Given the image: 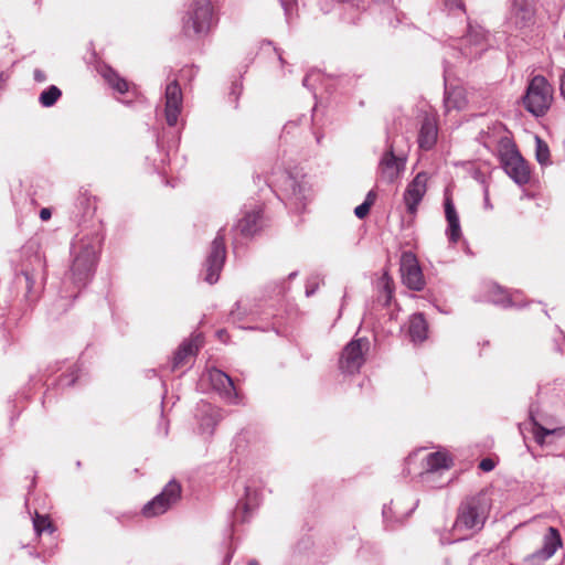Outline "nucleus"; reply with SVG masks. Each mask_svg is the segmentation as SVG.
Masks as SVG:
<instances>
[{
    "label": "nucleus",
    "mask_w": 565,
    "mask_h": 565,
    "mask_svg": "<svg viewBox=\"0 0 565 565\" xmlns=\"http://www.w3.org/2000/svg\"><path fill=\"white\" fill-rule=\"evenodd\" d=\"M100 246L102 239L96 233L74 239L71 247L72 264L63 281L65 286L70 282L73 290L63 291V298L75 299L79 290L89 282L96 268Z\"/></svg>",
    "instance_id": "nucleus-1"
},
{
    "label": "nucleus",
    "mask_w": 565,
    "mask_h": 565,
    "mask_svg": "<svg viewBox=\"0 0 565 565\" xmlns=\"http://www.w3.org/2000/svg\"><path fill=\"white\" fill-rule=\"evenodd\" d=\"M216 23L212 0H193L182 18V32L188 38H201Z\"/></svg>",
    "instance_id": "nucleus-2"
},
{
    "label": "nucleus",
    "mask_w": 565,
    "mask_h": 565,
    "mask_svg": "<svg viewBox=\"0 0 565 565\" xmlns=\"http://www.w3.org/2000/svg\"><path fill=\"white\" fill-rule=\"evenodd\" d=\"M553 103V87L542 75H535L522 97L524 108L535 117L544 116Z\"/></svg>",
    "instance_id": "nucleus-3"
},
{
    "label": "nucleus",
    "mask_w": 565,
    "mask_h": 565,
    "mask_svg": "<svg viewBox=\"0 0 565 565\" xmlns=\"http://www.w3.org/2000/svg\"><path fill=\"white\" fill-rule=\"evenodd\" d=\"M488 503L482 494L467 498L458 509V515L454 524L455 532L479 531L487 519Z\"/></svg>",
    "instance_id": "nucleus-4"
},
{
    "label": "nucleus",
    "mask_w": 565,
    "mask_h": 565,
    "mask_svg": "<svg viewBox=\"0 0 565 565\" xmlns=\"http://www.w3.org/2000/svg\"><path fill=\"white\" fill-rule=\"evenodd\" d=\"M497 151L505 173L516 184H526L530 181V169L516 150L515 145L508 137H502L498 142Z\"/></svg>",
    "instance_id": "nucleus-5"
},
{
    "label": "nucleus",
    "mask_w": 565,
    "mask_h": 565,
    "mask_svg": "<svg viewBox=\"0 0 565 565\" xmlns=\"http://www.w3.org/2000/svg\"><path fill=\"white\" fill-rule=\"evenodd\" d=\"M489 44L484 30L479 25L468 24L465 36L451 40L449 44L450 55L456 58L471 61L487 51Z\"/></svg>",
    "instance_id": "nucleus-6"
},
{
    "label": "nucleus",
    "mask_w": 565,
    "mask_h": 565,
    "mask_svg": "<svg viewBox=\"0 0 565 565\" xmlns=\"http://www.w3.org/2000/svg\"><path fill=\"white\" fill-rule=\"evenodd\" d=\"M407 157L404 152L396 151L395 140L390 136L386 138V149L379 163L381 180L393 183L405 170Z\"/></svg>",
    "instance_id": "nucleus-7"
},
{
    "label": "nucleus",
    "mask_w": 565,
    "mask_h": 565,
    "mask_svg": "<svg viewBox=\"0 0 565 565\" xmlns=\"http://www.w3.org/2000/svg\"><path fill=\"white\" fill-rule=\"evenodd\" d=\"M226 258L225 234L224 228H220L216 237L211 244L210 252L205 260L204 280L209 284H215L220 278V273L224 266Z\"/></svg>",
    "instance_id": "nucleus-8"
},
{
    "label": "nucleus",
    "mask_w": 565,
    "mask_h": 565,
    "mask_svg": "<svg viewBox=\"0 0 565 565\" xmlns=\"http://www.w3.org/2000/svg\"><path fill=\"white\" fill-rule=\"evenodd\" d=\"M369 349L370 341L366 338L353 339L342 351L339 362L340 370L348 374L359 372L365 361V353Z\"/></svg>",
    "instance_id": "nucleus-9"
},
{
    "label": "nucleus",
    "mask_w": 565,
    "mask_h": 565,
    "mask_svg": "<svg viewBox=\"0 0 565 565\" xmlns=\"http://www.w3.org/2000/svg\"><path fill=\"white\" fill-rule=\"evenodd\" d=\"M180 497L181 486L175 480H171L159 494L143 507L142 514L147 518L160 515L175 504Z\"/></svg>",
    "instance_id": "nucleus-10"
},
{
    "label": "nucleus",
    "mask_w": 565,
    "mask_h": 565,
    "mask_svg": "<svg viewBox=\"0 0 565 565\" xmlns=\"http://www.w3.org/2000/svg\"><path fill=\"white\" fill-rule=\"evenodd\" d=\"M183 95L177 79L167 84L164 89V117L170 127L177 125L182 111Z\"/></svg>",
    "instance_id": "nucleus-11"
},
{
    "label": "nucleus",
    "mask_w": 565,
    "mask_h": 565,
    "mask_svg": "<svg viewBox=\"0 0 565 565\" xmlns=\"http://www.w3.org/2000/svg\"><path fill=\"white\" fill-rule=\"evenodd\" d=\"M401 273L403 282L412 290L419 291L425 286L424 276L416 256L412 252H404L401 257Z\"/></svg>",
    "instance_id": "nucleus-12"
},
{
    "label": "nucleus",
    "mask_w": 565,
    "mask_h": 565,
    "mask_svg": "<svg viewBox=\"0 0 565 565\" xmlns=\"http://www.w3.org/2000/svg\"><path fill=\"white\" fill-rule=\"evenodd\" d=\"M284 192L296 211L305 209L309 199L310 189L303 179L298 180L296 177L287 174L284 181Z\"/></svg>",
    "instance_id": "nucleus-13"
},
{
    "label": "nucleus",
    "mask_w": 565,
    "mask_h": 565,
    "mask_svg": "<svg viewBox=\"0 0 565 565\" xmlns=\"http://www.w3.org/2000/svg\"><path fill=\"white\" fill-rule=\"evenodd\" d=\"M207 377L213 390L216 391L226 403H239V396L231 376L218 369H211L207 371Z\"/></svg>",
    "instance_id": "nucleus-14"
},
{
    "label": "nucleus",
    "mask_w": 565,
    "mask_h": 565,
    "mask_svg": "<svg viewBox=\"0 0 565 565\" xmlns=\"http://www.w3.org/2000/svg\"><path fill=\"white\" fill-rule=\"evenodd\" d=\"M428 177L425 172H419L407 184L403 200L409 214L415 215L417 207L427 191Z\"/></svg>",
    "instance_id": "nucleus-15"
},
{
    "label": "nucleus",
    "mask_w": 565,
    "mask_h": 565,
    "mask_svg": "<svg viewBox=\"0 0 565 565\" xmlns=\"http://www.w3.org/2000/svg\"><path fill=\"white\" fill-rule=\"evenodd\" d=\"M536 0H513L511 23L519 30L529 29L535 23Z\"/></svg>",
    "instance_id": "nucleus-16"
},
{
    "label": "nucleus",
    "mask_w": 565,
    "mask_h": 565,
    "mask_svg": "<svg viewBox=\"0 0 565 565\" xmlns=\"http://www.w3.org/2000/svg\"><path fill=\"white\" fill-rule=\"evenodd\" d=\"M199 428L202 434L212 435L216 425L223 418L221 408L211 405L210 403H202L198 407Z\"/></svg>",
    "instance_id": "nucleus-17"
},
{
    "label": "nucleus",
    "mask_w": 565,
    "mask_h": 565,
    "mask_svg": "<svg viewBox=\"0 0 565 565\" xmlns=\"http://www.w3.org/2000/svg\"><path fill=\"white\" fill-rule=\"evenodd\" d=\"M202 344L203 337L201 334H193L189 340H184L173 355L171 371L184 366L188 359L195 355Z\"/></svg>",
    "instance_id": "nucleus-18"
},
{
    "label": "nucleus",
    "mask_w": 565,
    "mask_h": 565,
    "mask_svg": "<svg viewBox=\"0 0 565 565\" xmlns=\"http://www.w3.org/2000/svg\"><path fill=\"white\" fill-rule=\"evenodd\" d=\"M562 545L563 541L559 531L556 527L550 526L543 535L542 547L534 552L531 557L533 559L547 561Z\"/></svg>",
    "instance_id": "nucleus-19"
},
{
    "label": "nucleus",
    "mask_w": 565,
    "mask_h": 565,
    "mask_svg": "<svg viewBox=\"0 0 565 565\" xmlns=\"http://www.w3.org/2000/svg\"><path fill=\"white\" fill-rule=\"evenodd\" d=\"M259 504V492L257 489L252 488L249 486L245 487V498L239 500L237 503V508L234 512L235 522H245L249 514L258 507Z\"/></svg>",
    "instance_id": "nucleus-20"
},
{
    "label": "nucleus",
    "mask_w": 565,
    "mask_h": 565,
    "mask_svg": "<svg viewBox=\"0 0 565 565\" xmlns=\"http://www.w3.org/2000/svg\"><path fill=\"white\" fill-rule=\"evenodd\" d=\"M438 128L434 118L426 116L420 125L418 132V147L422 150L428 151L434 148L437 142Z\"/></svg>",
    "instance_id": "nucleus-21"
},
{
    "label": "nucleus",
    "mask_w": 565,
    "mask_h": 565,
    "mask_svg": "<svg viewBox=\"0 0 565 565\" xmlns=\"http://www.w3.org/2000/svg\"><path fill=\"white\" fill-rule=\"evenodd\" d=\"M445 216L448 223L446 235L451 244H456L461 237L459 216L449 195L445 196Z\"/></svg>",
    "instance_id": "nucleus-22"
},
{
    "label": "nucleus",
    "mask_w": 565,
    "mask_h": 565,
    "mask_svg": "<svg viewBox=\"0 0 565 565\" xmlns=\"http://www.w3.org/2000/svg\"><path fill=\"white\" fill-rule=\"evenodd\" d=\"M262 227V209L255 207L250 212H245L244 216L238 221L236 231L244 237L255 235Z\"/></svg>",
    "instance_id": "nucleus-23"
},
{
    "label": "nucleus",
    "mask_w": 565,
    "mask_h": 565,
    "mask_svg": "<svg viewBox=\"0 0 565 565\" xmlns=\"http://www.w3.org/2000/svg\"><path fill=\"white\" fill-rule=\"evenodd\" d=\"M450 468V459L445 452H431L426 457V469L422 472V478L428 481L436 472L448 470Z\"/></svg>",
    "instance_id": "nucleus-24"
},
{
    "label": "nucleus",
    "mask_w": 565,
    "mask_h": 565,
    "mask_svg": "<svg viewBox=\"0 0 565 565\" xmlns=\"http://www.w3.org/2000/svg\"><path fill=\"white\" fill-rule=\"evenodd\" d=\"M428 324L424 315L418 312L411 316L408 321V334L414 343H420L426 340Z\"/></svg>",
    "instance_id": "nucleus-25"
},
{
    "label": "nucleus",
    "mask_w": 565,
    "mask_h": 565,
    "mask_svg": "<svg viewBox=\"0 0 565 565\" xmlns=\"http://www.w3.org/2000/svg\"><path fill=\"white\" fill-rule=\"evenodd\" d=\"M444 103L447 110L463 109L468 103L465 88L460 86L448 87L446 85Z\"/></svg>",
    "instance_id": "nucleus-26"
},
{
    "label": "nucleus",
    "mask_w": 565,
    "mask_h": 565,
    "mask_svg": "<svg viewBox=\"0 0 565 565\" xmlns=\"http://www.w3.org/2000/svg\"><path fill=\"white\" fill-rule=\"evenodd\" d=\"M564 435L565 429L563 427L547 429L541 425H535L534 428V439L540 445L551 444L554 439L562 438Z\"/></svg>",
    "instance_id": "nucleus-27"
},
{
    "label": "nucleus",
    "mask_w": 565,
    "mask_h": 565,
    "mask_svg": "<svg viewBox=\"0 0 565 565\" xmlns=\"http://www.w3.org/2000/svg\"><path fill=\"white\" fill-rule=\"evenodd\" d=\"M516 295H508L504 290H502L499 286L492 285L489 294V301L501 305L503 307H519V302L516 301Z\"/></svg>",
    "instance_id": "nucleus-28"
},
{
    "label": "nucleus",
    "mask_w": 565,
    "mask_h": 565,
    "mask_svg": "<svg viewBox=\"0 0 565 565\" xmlns=\"http://www.w3.org/2000/svg\"><path fill=\"white\" fill-rule=\"evenodd\" d=\"M105 81L118 93L125 94L128 90V83L120 77L113 68L108 67L104 71Z\"/></svg>",
    "instance_id": "nucleus-29"
},
{
    "label": "nucleus",
    "mask_w": 565,
    "mask_h": 565,
    "mask_svg": "<svg viewBox=\"0 0 565 565\" xmlns=\"http://www.w3.org/2000/svg\"><path fill=\"white\" fill-rule=\"evenodd\" d=\"M61 96V89L55 85H51L40 94L39 102L43 107H52Z\"/></svg>",
    "instance_id": "nucleus-30"
},
{
    "label": "nucleus",
    "mask_w": 565,
    "mask_h": 565,
    "mask_svg": "<svg viewBox=\"0 0 565 565\" xmlns=\"http://www.w3.org/2000/svg\"><path fill=\"white\" fill-rule=\"evenodd\" d=\"M33 527L38 536H41L42 533H49L50 535H52L55 531V527L50 521V519L39 513H35V516L33 519Z\"/></svg>",
    "instance_id": "nucleus-31"
},
{
    "label": "nucleus",
    "mask_w": 565,
    "mask_h": 565,
    "mask_svg": "<svg viewBox=\"0 0 565 565\" xmlns=\"http://www.w3.org/2000/svg\"><path fill=\"white\" fill-rule=\"evenodd\" d=\"M26 284V297L29 300H34L38 297L41 285L36 284V279L33 274L29 271L22 273Z\"/></svg>",
    "instance_id": "nucleus-32"
},
{
    "label": "nucleus",
    "mask_w": 565,
    "mask_h": 565,
    "mask_svg": "<svg viewBox=\"0 0 565 565\" xmlns=\"http://www.w3.org/2000/svg\"><path fill=\"white\" fill-rule=\"evenodd\" d=\"M381 288L382 289H381L380 299L383 298V305L387 306L391 302L392 295H393L392 281L388 278L383 277V279L381 281Z\"/></svg>",
    "instance_id": "nucleus-33"
},
{
    "label": "nucleus",
    "mask_w": 565,
    "mask_h": 565,
    "mask_svg": "<svg viewBox=\"0 0 565 565\" xmlns=\"http://www.w3.org/2000/svg\"><path fill=\"white\" fill-rule=\"evenodd\" d=\"M536 159L541 164H546L550 159L548 147L540 138H536Z\"/></svg>",
    "instance_id": "nucleus-34"
},
{
    "label": "nucleus",
    "mask_w": 565,
    "mask_h": 565,
    "mask_svg": "<svg viewBox=\"0 0 565 565\" xmlns=\"http://www.w3.org/2000/svg\"><path fill=\"white\" fill-rule=\"evenodd\" d=\"M321 77H322V75L319 71H310L305 76V78L302 81V85L310 90H315V88H316L315 85L318 81L321 79Z\"/></svg>",
    "instance_id": "nucleus-35"
},
{
    "label": "nucleus",
    "mask_w": 565,
    "mask_h": 565,
    "mask_svg": "<svg viewBox=\"0 0 565 565\" xmlns=\"http://www.w3.org/2000/svg\"><path fill=\"white\" fill-rule=\"evenodd\" d=\"M284 9L286 21L290 23L294 12L297 10V0H280Z\"/></svg>",
    "instance_id": "nucleus-36"
},
{
    "label": "nucleus",
    "mask_w": 565,
    "mask_h": 565,
    "mask_svg": "<svg viewBox=\"0 0 565 565\" xmlns=\"http://www.w3.org/2000/svg\"><path fill=\"white\" fill-rule=\"evenodd\" d=\"M249 313L246 307L243 306L242 301H237L234 308L231 310L230 316L233 321L242 320Z\"/></svg>",
    "instance_id": "nucleus-37"
},
{
    "label": "nucleus",
    "mask_w": 565,
    "mask_h": 565,
    "mask_svg": "<svg viewBox=\"0 0 565 565\" xmlns=\"http://www.w3.org/2000/svg\"><path fill=\"white\" fill-rule=\"evenodd\" d=\"M78 372L79 369L77 366L72 369L68 374H65L61 377L60 384L62 386H72L78 379Z\"/></svg>",
    "instance_id": "nucleus-38"
},
{
    "label": "nucleus",
    "mask_w": 565,
    "mask_h": 565,
    "mask_svg": "<svg viewBox=\"0 0 565 565\" xmlns=\"http://www.w3.org/2000/svg\"><path fill=\"white\" fill-rule=\"evenodd\" d=\"M370 209L367 203H362L354 209V214L358 218L362 220L369 214Z\"/></svg>",
    "instance_id": "nucleus-39"
},
{
    "label": "nucleus",
    "mask_w": 565,
    "mask_h": 565,
    "mask_svg": "<svg viewBox=\"0 0 565 565\" xmlns=\"http://www.w3.org/2000/svg\"><path fill=\"white\" fill-rule=\"evenodd\" d=\"M318 286H319V284L317 281V279H309L306 285V296L307 297L312 296L316 292V290L318 289Z\"/></svg>",
    "instance_id": "nucleus-40"
},
{
    "label": "nucleus",
    "mask_w": 565,
    "mask_h": 565,
    "mask_svg": "<svg viewBox=\"0 0 565 565\" xmlns=\"http://www.w3.org/2000/svg\"><path fill=\"white\" fill-rule=\"evenodd\" d=\"M446 6L450 9H458L465 11V6L462 0H445Z\"/></svg>",
    "instance_id": "nucleus-41"
},
{
    "label": "nucleus",
    "mask_w": 565,
    "mask_h": 565,
    "mask_svg": "<svg viewBox=\"0 0 565 565\" xmlns=\"http://www.w3.org/2000/svg\"><path fill=\"white\" fill-rule=\"evenodd\" d=\"M479 468L486 472L491 471L494 468V462L490 458H484L480 461Z\"/></svg>",
    "instance_id": "nucleus-42"
},
{
    "label": "nucleus",
    "mask_w": 565,
    "mask_h": 565,
    "mask_svg": "<svg viewBox=\"0 0 565 565\" xmlns=\"http://www.w3.org/2000/svg\"><path fill=\"white\" fill-rule=\"evenodd\" d=\"M33 78L38 83H44L46 81V75L42 70L35 68L33 72Z\"/></svg>",
    "instance_id": "nucleus-43"
},
{
    "label": "nucleus",
    "mask_w": 565,
    "mask_h": 565,
    "mask_svg": "<svg viewBox=\"0 0 565 565\" xmlns=\"http://www.w3.org/2000/svg\"><path fill=\"white\" fill-rule=\"evenodd\" d=\"M375 199H376V193H375L373 190H371V191L366 194V198H365V200H364V202H363V203H367V205L371 207V206L374 204Z\"/></svg>",
    "instance_id": "nucleus-44"
},
{
    "label": "nucleus",
    "mask_w": 565,
    "mask_h": 565,
    "mask_svg": "<svg viewBox=\"0 0 565 565\" xmlns=\"http://www.w3.org/2000/svg\"><path fill=\"white\" fill-rule=\"evenodd\" d=\"M50 217H51V211L49 209L44 207L40 211V218L42 221H47V220H50Z\"/></svg>",
    "instance_id": "nucleus-45"
},
{
    "label": "nucleus",
    "mask_w": 565,
    "mask_h": 565,
    "mask_svg": "<svg viewBox=\"0 0 565 565\" xmlns=\"http://www.w3.org/2000/svg\"><path fill=\"white\" fill-rule=\"evenodd\" d=\"M233 555H234V551H233V550H230V551L225 554V556H224V558H223V562H222V565H228V564L231 563L232 558H233Z\"/></svg>",
    "instance_id": "nucleus-46"
},
{
    "label": "nucleus",
    "mask_w": 565,
    "mask_h": 565,
    "mask_svg": "<svg viewBox=\"0 0 565 565\" xmlns=\"http://www.w3.org/2000/svg\"><path fill=\"white\" fill-rule=\"evenodd\" d=\"M559 89H561V95L565 98V72L561 76Z\"/></svg>",
    "instance_id": "nucleus-47"
},
{
    "label": "nucleus",
    "mask_w": 565,
    "mask_h": 565,
    "mask_svg": "<svg viewBox=\"0 0 565 565\" xmlns=\"http://www.w3.org/2000/svg\"><path fill=\"white\" fill-rule=\"evenodd\" d=\"M449 65L450 61L448 58H445V81H447V76L449 74Z\"/></svg>",
    "instance_id": "nucleus-48"
},
{
    "label": "nucleus",
    "mask_w": 565,
    "mask_h": 565,
    "mask_svg": "<svg viewBox=\"0 0 565 565\" xmlns=\"http://www.w3.org/2000/svg\"><path fill=\"white\" fill-rule=\"evenodd\" d=\"M9 78V74L4 71H0V83L6 82Z\"/></svg>",
    "instance_id": "nucleus-49"
},
{
    "label": "nucleus",
    "mask_w": 565,
    "mask_h": 565,
    "mask_svg": "<svg viewBox=\"0 0 565 565\" xmlns=\"http://www.w3.org/2000/svg\"><path fill=\"white\" fill-rule=\"evenodd\" d=\"M484 205H486L487 207H491V205H490V201H489L488 189H487V188L484 189Z\"/></svg>",
    "instance_id": "nucleus-50"
},
{
    "label": "nucleus",
    "mask_w": 565,
    "mask_h": 565,
    "mask_svg": "<svg viewBox=\"0 0 565 565\" xmlns=\"http://www.w3.org/2000/svg\"><path fill=\"white\" fill-rule=\"evenodd\" d=\"M247 565H259L256 559H250Z\"/></svg>",
    "instance_id": "nucleus-51"
},
{
    "label": "nucleus",
    "mask_w": 565,
    "mask_h": 565,
    "mask_svg": "<svg viewBox=\"0 0 565 565\" xmlns=\"http://www.w3.org/2000/svg\"><path fill=\"white\" fill-rule=\"evenodd\" d=\"M224 333H225V332H224L223 330L218 331V337H220L221 339H222V338H224Z\"/></svg>",
    "instance_id": "nucleus-52"
},
{
    "label": "nucleus",
    "mask_w": 565,
    "mask_h": 565,
    "mask_svg": "<svg viewBox=\"0 0 565 565\" xmlns=\"http://www.w3.org/2000/svg\"><path fill=\"white\" fill-rule=\"evenodd\" d=\"M224 333H225V332H224L223 330L218 331V337H220L221 339H222V338H224Z\"/></svg>",
    "instance_id": "nucleus-53"
},
{
    "label": "nucleus",
    "mask_w": 565,
    "mask_h": 565,
    "mask_svg": "<svg viewBox=\"0 0 565 565\" xmlns=\"http://www.w3.org/2000/svg\"><path fill=\"white\" fill-rule=\"evenodd\" d=\"M278 57H279V61H280L281 63H284V58H282V56H281V53H280V52H278Z\"/></svg>",
    "instance_id": "nucleus-54"
},
{
    "label": "nucleus",
    "mask_w": 565,
    "mask_h": 565,
    "mask_svg": "<svg viewBox=\"0 0 565 565\" xmlns=\"http://www.w3.org/2000/svg\"><path fill=\"white\" fill-rule=\"evenodd\" d=\"M296 276H297V273H296V271H294V273L289 274V278H294V277H296Z\"/></svg>",
    "instance_id": "nucleus-55"
},
{
    "label": "nucleus",
    "mask_w": 565,
    "mask_h": 565,
    "mask_svg": "<svg viewBox=\"0 0 565 565\" xmlns=\"http://www.w3.org/2000/svg\"><path fill=\"white\" fill-rule=\"evenodd\" d=\"M320 141H321V137L317 136V142L320 143Z\"/></svg>",
    "instance_id": "nucleus-56"
}]
</instances>
